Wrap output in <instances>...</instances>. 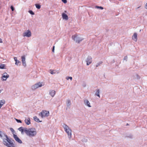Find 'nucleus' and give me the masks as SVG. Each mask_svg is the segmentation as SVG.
Returning <instances> with one entry per match:
<instances>
[{
    "instance_id": "19",
    "label": "nucleus",
    "mask_w": 147,
    "mask_h": 147,
    "mask_svg": "<svg viewBox=\"0 0 147 147\" xmlns=\"http://www.w3.org/2000/svg\"><path fill=\"white\" fill-rule=\"evenodd\" d=\"M18 130L21 131L22 133L24 131V129L23 127H20L18 128Z\"/></svg>"
},
{
    "instance_id": "43",
    "label": "nucleus",
    "mask_w": 147,
    "mask_h": 147,
    "mask_svg": "<svg viewBox=\"0 0 147 147\" xmlns=\"http://www.w3.org/2000/svg\"><path fill=\"white\" fill-rule=\"evenodd\" d=\"M128 125H129V124L128 123H127V125H126L127 126Z\"/></svg>"
},
{
    "instance_id": "23",
    "label": "nucleus",
    "mask_w": 147,
    "mask_h": 147,
    "mask_svg": "<svg viewBox=\"0 0 147 147\" xmlns=\"http://www.w3.org/2000/svg\"><path fill=\"white\" fill-rule=\"evenodd\" d=\"M102 62L100 61L96 65V67H98V66L100 65L102 63Z\"/></svg>"
},
{
    "instance_id": "32",
    "label": "nucleus",
    "mask_w": 147,
    "mask_h": 147,
    "mask_svg": "<svg viewBox=\"0 0 147 147\" xmlns=\"http://www.w3.org/2000/svg\"><path fill=\"white\" fill-rule=\"evenodd\" d=\"M11 9L12 11H14V9L13 7L12 6H11Z\"/></svg>"
},
{
    "instance_id": "45",
    "label": "nucleus",
    "mask_w": 147,
    "mask_h": 147,
    "mask_svg": "<svg viewBox=\"0 0 147 147\" xmlns=\"http://www.w3.org/2000/svg\"><path fill=\"white\" fill-rule=\"evenodd\" d=\"M1 91L0 90V93H1Z\"/></svg>"
},
{
    "instance_id": "15",
    "label": "nucleus",
    "mask_w": 147,
    "mask_h": 147,
    "mask_svg": "<svg viewBox=\"0 0 147 147\" xmlns=\"http://www.w3.org/2000/svg\"><path fill=\"white\" fill-rule=\"evenodd\" d=\"M99 89L97 90H96V92L95 94V95L96 96H99V97H100V95H99Z\"/></svg>"
},
{
    "instance_id": "18",
    "label": "nucleus",
    "mask_w": 147,
    "mask_h": 147,
    "mask_svg": "<svg viewBox=\"0 0 147 147\" xmlns=\"http://www.w3.org/2000/svg\"><path fill=\"white\" fill-rule=\"evenodd\" d=\"M22 62H25V57L24 56H23L21 57Z\"/></svg>"
},
{
    "instance_id": "29",
    "label": "nucleus",
    "mask_w": 147,
    "mask_h": 147,
    "mask_svg": "<svg viewBox=\"0 0 147 147\" xmlns=\"http://www.w3.org/2000/svg\"><path fill=\"white\" fill-rule=\"evenodd\" d=\"M34 120L38 123L41 122H42V121L40 120Z\"/></svg>"
},
{
    "instance_id": "22",
    "label": "nucleus",
    "mask_w": 147,
    "mask_h": 147,
    "mask_svg": "<svg viewBox=\"0 0 147 147\" xmlns=\"http://www.w3.org/2000/svg\"><path fill=\"white\" fill-rule=\"evenodd\" d=\"M71 102L69 100H67V106H69L70 105Z\"/></svg>"
},
{
    "instance_id": "34",
    "label": "nucleus",
    "mask_w": 147,
    "mask_h": 147,
    "mask_svg": "<svg viewBox=\"0 0 147 147\" xmlns=\"http://www.w3.org/2000/svg\"><path fill=\"white\" fill-rule=\"evenodd\" d=\"M17 122L18 123H22V121L21 120H16Z\"/></svg>"
},
{
    "instance_id": "4",
    "label": "nucleus",
    "mask_w": 147,
    "mask_h": 147,
    "mask_svg": "<svg viewBox=\"0 0 147 147\" xmlns=\"http://www.w3.org/2000/svg\"><path fill=\"white\" fill-rule=\"evenodd\" d=\"M72 38L74 40H75L76 42L78 43H79L80 41L83 40L82 39L80 38V37L77 34L73 36Z\"/></svg>"
},
{
    "instance_id": "26",
    "label": "nucleus",
    "mask_w": 147,
    "mask_h": 147,
    "mask_svg": "<svg viewBox=\"0 0 147 147\" xmlns=\"http://www.w3.org/2000/svg\"><path fill=\"white\" fill-rule=\"evenodd\" d=\"M22 64H23V65L24 66V67H25L26 66V61L25 62H22Z\"/></svg>"
},
{
    "instance_id": "42",
    "label": "nucleus",
    "mask_w": 147,
    "mask_h": 147,
    "mask_svg": "<svg viewBox=\"0 0 147 147\" xmlns=\"http://www.w3.org/2000/svg\"><path fill=\"white\" fill-rule=\"evenodd\" d=\"M2 106V105H1V104H0V109L1 108V107Z\"/></svg>"
},
{
    "instance_id": "17",
    "label": "nucleus",
    "mask_w": 147,
    "mask_h": 147,
    "mask_svg": "<svg viewBox=\"0 0 147 147\" xmlns=\"http://www.w3.org/2000/svg\"><path fill=\"white\" fill-rule=\"evenodd\" d=\"M5 100H1L0 102V104H1V105L2 106L5 103Z\"/></svg>"
},
{
    "instance_id": "6",
    "label": "nucleus",
    "mask_w": 147,
    "mask_h": 147,
    "mask_svg": "<svg viewBox=\"0 0 147 147\" xmlns=\"http://www.w3.org/2000/svg\"><path fill=\"white\" fill-rule=\"evenodd\" d=\"M13 137L15 140L18 143L20 144H22V141L16 135L13 134Z\"/></svg>"
},
{
    "instance_id": "14",
    "label": "nucleus",
    "mask_w": 147,
    "mask_h": 147,
    "mask_svg": "<svg viewBox=\"0 0 147 147\" xmlns=\"http://www.w3.org/2000/svg\"><path fill=\"white\" fill-rule=\"evenodd\" d=\"M5 65L3 64H1L0 65V69H3L5 68Z\"/></svg>"
},
{
    "instance_id": "27",
    "label": "nucleus",
    "mask_w": 147,
    "mask_h": 147,
    "mask_svg": "<svg viewBox=\"0 0 147 147\" xmlns=\"http://www.w3.org/2000/svg\"><path fill=\"white\" fill-rule=\"evenodd\" d=\"M72 77H67L66 78V79L67 80H68L69 79H70L71 80H72Z\"/></svg>"
},
{
    "instance_id": "24",
    "label": "nucleus",
    "mask_w": 147,
    "mask_h": 147,
    "mask_svg": "<svg viewBox=\"0 0 147 147\" xmlns=\"http://www.w3.org/2000/svg\"><path fill=\"white\" fill-rule=\"evenodd\" d=\"M50 73H51V74H55V72H54V70H53L52 69H51L50 70Z\"/></svg>"
},
{
    "instance_id": "38",
    "label": "nucleus",
    "mask_w": 147,
    "mask_h": 147,
    "mask_svg": "<svg viewBox=\"0 0 147 147\" xmlns=\"http://www.w3.org/2000/svg\"><path fill=\"white\" fill-rule=\"evenodd\" d=\"M145 8L146 9H147V3L145 5Z\"/></svg>"
},
{
    "instance_id": "30",
    "label": "nucleus",
    "mask_w": 147,
    "mask_h": 147,
    "mask_svg": "<svg viewBox=\"0 0 147 147\" xmlns=\"http://www.w3.org/2000/svg\"><path fill=\"white\" fill-rule=\"evenodd\" d=\"M82 142H87V139H85V138H84V139H82Z\"/></svg>"
},
{
    "instance_id": "28",
    "label": "nucleus",
    "mask_w": 147,
    "mask_h": 147,
    "mask_svg": "<svg viewBox=\"0 0 147 147\" xmlns=\"http://www.w3.org/2000/svg\"><path fill=\"white\" fill-rule=\"evenodd\" d=\"M96 7H97V8H100V9H103V8L101 6H96Z\"/></svg>"
},
{
    "instance_id": "9",
    "label": "nucleus",
    "mask_w": 147,
    "mask_h": 147,
    "mask_svg": "<svg viewBox=\"0 0 147 147\" xmlns=\"http://www.w3.org/2000/svg\"><path fill=\"white\" fill-rule=\"evenodd\" d=\"M31 34L30 31L28 30L27 32L24 33V36H27L28 37H30L31 36Z\"/></svg>"
},
{
    "instance_id": "5",
    "label": "nucleus",
    "mask_w": 147,
    "mask_h": 147,
    "mask_svg": "<svg viewBox=\"0 0 147 147\" xmlns=\"http://www.w3.org/2000/svg\"><path fill=\"white\" fill-rule=\"evenodd\" d=\"M42 86V84L40 82L38 83L33 85L32 87V89L33 90H34L37 88L39 87H40Z\"/></svg>"
},
{
    "instance_id": "1",
    "label": "nucleus",
    "mask_w": 147,
    "mask_h": 147,
    "mask_svg": "<svg viewBox=\"0 0 147 147\" xmlns=\"http://www.w3.org/2000/svg\"><path fill=\"white\" fill-rule=\"evenodd\" d=\"M24 131L26 134L29 137L34 136L37 133L36 130L34 128H31L28 129L25 128Z\"/></svg>"
},
{
    "instance_id": "36",
    "label": "nucleus",
    "mask_w": 147,
    "mask_h": 147,
    "mask_svg": "<svg viewBox=\"0 0 147 147\" xmlns=\"http://www.w3.org/2000/svg\"><path fill=\"white\" fill-rule=\"evenodd\" d=\"M54 48H55V47L54 46H53V48L52 49V51L53 52H54Z\"/></svg>"
},
{
    "instance_id": "11",
    "label": "nucleus",
    "mask_w": 147,
    "mask_h": 147,
    "mask_svg": "<svg viewBox=\"0 0 147 147\" xmlns=\"http://www.w3.org/2000/svg\"><path fill=\"white\" fill-rule=\"evenodd\" d=\"M62 17L63 18V19H65L66 20H67L68 19V17L67 15L64 13H63L62 14Z\"/></svg>"
},
{
    "instance_id": "12",
    "label": "nucleus",
    "mask_w": 147,
    "mask_h": 147,
    "mask_svg": "<svg viewBox=\"0 0 147 147\" xmlns=\"http://www.w3.org/2000/svg\"><path fill=\"white\" fill-rule=\"evenodd\" d=\"M56 93L55 91L54 90H51L49 94L50 95L52 96L53 97Z\"/></svg>"
},
{
    "instance_id": "31",
    "label": "nucleus",
    "mask_w": 147,
    "mask_h": 147,
    "mask_svg": "<svg viewBox=\"0 0 147 147\" xmlns=\"http://www.w3.org/2000/svg\"><path fill=\"white\" fill-rule=\"evenodd\" d=\"M10 130L13 132L15 131L12 128H10Z\"/></svg>"
},
{
    "instance_id": "33",
    "label": "nucleus",
    "mask_w": 147,
    "mask_h": 147,
    "mask_svg": "<svg viewBox=\"0 0 147 147\" xmlns=\"http://www.w3.org/2000/svg\"><path fill=\"white\" fill-rule=\"evenodd\" d=\"M62 1L64 3H66L67 2V0H62Z\"/></svg>"
},
{
    "instance_id": "44",
    "label": "nucleus",
    "mask_w": 147,
    "mask_h": 147,
    "mask_svg": "<svg viewBox=\"0 0 147 147\" xmlns=\"http://www.w3.org/2000/svg\"><path fill=\"white\" fill-rule=\"evenodd\" d=\"M15 119L16 120V119H16V118H15Z\"/></svg>"
},
{
    "instance_id": "39",
    "label": "nucleus",
    "mask_w": 147,
    "mask_h": 147,
    "mask_svg": "<svg viewBox=\"0 0 147 147\" xmlns=\"http://www.w3.org/2000/svg\"><path fill=\"white\" fill-rule=\"evenodd\" d=\"M3 41L1 38H0V43H2Z\"/></svg>"
},
{
    "instance_id": "21",
    "label": "nucleus",
    "mask_w": 147,
    "mask_h": 147,
    "mask_svg": "<svg viewBox=\"0 0 147 147\" xmlns=\"http://www.w3.org/2000/svg\"><path fill=\"white\" fill-rule=\"evenodd\" d=\"M35 5L36 7L38 9H39L40 8V6L39 5L36 4Z\"/></svg>"
},
{
    "instance_id": "13",
    "label": "nucleus",
    "mask_w": 147,
    "mask_h": 147,
    "mask_svg": "<svg viewBox=\"0 0 147 147\" xmlns=\"http://www.w3.org/2000/svg\"><path fill=\"white\" fill-rule=\"evenodd\" d=\"M84 102L86 104V105L88 106L89 107H91V106L90 105V102L88 100H85Z\"/></svg>"
},
{
    "instance_id": "25",
    "label": "nucleus",
    "mask_w": 147,
    "mask_h": 147,
    "mask_svg": "<svg viewBox=\"0 0 147 147\" xmlns=\"http://www.w3.org/2000/svg\"><path fill=\"white\" fill-rule=\"evenodd\" d=\"M29 12L31 15H33L34 14V13L32 10H29Z\"/></svg>"
},
{
    "instance_id": "20",
    "label": "nucleus",
    "mask_w": 147,
    "mask_h": 147,
    "mask_svg": "<svg viewBox=\"0 0 147 147\" xmlns=\"http://www.w3.org/2000/svg\"><path fill=\"white\" fill-rule=\"evenodd\" d=\"M15 64L17 65H20V62L18 60H16Z\"/></svg>"
},
{
    "instance_id": "7",
    "label": "nucleus",
    "mask_w": 147,
    "mask_h": 147,
    "mask_svg": "<svg viewBox=\"0 0 147 147\" xmlns=\"http://www.w3.org/2000/svg\"><path fill=\"white\" fill-rule=\"evenodd\" d=\"M9 77V75L6 73H5L3 74L2 78L3 80H6Z\"/></svg>"
},
{
    "instance_id": "16",
    "label": "nucleus",
    "mask_w": 147,
    "mask_h": 147,
    "mask_svg": "<svg viewBox=\"0 0 147 147\" xmlns=\"http://www.w3.org/2000/svg\"><path fill=\"white\" fill-rule=\"evenodd\" d=\"M30 120H24V121L27 125H29L30 123Z\"/></svg>"
},
{
    "instance_id": "35",
    "label": "nucleus",
    "mask_w": 147,
    "mask_h": 147,
    "mask_svg": "<svg viewBox=\"0 0 147 147\" xmlns=\"http://www.w3.org/2000/svg\"><path fill=\"white\" fill-rule=\"evenodd\" d=\"M34 119H39L37 118V117L36 116L34 117Z\"/></svg>"
},
{
    "instance_id": "40",
    "label": "nucleus",
    "mask_w": 147,
    "mask_h": 147,
    "mask_svg": "<svg viewBox=\"0 0 147 147\" xmlns=\"http://www.w3.org/2000/svg\"><path fill=\"white\" fill-rule=\"evenodd\" d=\"M14 59L15 60V61H16V60H17V57H15L14 58Z\"/></svg>"
},
{
    "instance_id": "10",
    "label": "nucleus",
    "mask_w": 147,
    "mask_h": 147,
    "mask_svg": "<svg viewBox=\"0 0 147 147\" xmlns=\"http://www.w3.org/2000/svg\"><path fill=\"white\" fill-rule=\"evenodd\" d=\"M133 40L135 41H136L137 39V35L136 33H135L132 36Z\"/></svg>"
},
{
    "instance_id": "37",
    "label": "nucleus",
    "mask_w": 147,
    "mask_h": 147,
    "mask_svg": "<svg viewBox=\"0 0 147 147\" xmlns=\"http://www.w3.org/2000/svg\"><path fill=\"white\" fill-rule=\"evenodd\" d=\"M128 137L129 138H132V136L131 135L129 136H128Z\"/></svg>"
},
{
    "instance_id": "8",
    "label": "nucleus",
    "mask_w": 147,
    "mask_h": 147,
    "mask_svg": "<svg viewBox=\"0 0 147 147\" xmlns=\"http://www.w3.org/2000/svg\"><path fill=\"white\" fill-rule=\"evenodd\" d=\"M87 65H88L92 62V58L91 57H88L86 61Z\"/></svg>"
},
{
    "instance_id": "3",
    "label": "nucleus",
    "mask_w": 147,
    "mask_h": 147,
    "mask_svg": "<svg viewBox=\"0 0 147 147\" xmlns=\"http://www.w3.org/2000/svg\"><path fill=\"white\" fill-rule=\"evenodd\" d=\"M49 115V112L48 111L43 110L42 112L39 113V115L42 117L48 116Z\"/></svg>"
},
{
    "instance_id": "2",
    "label": "nucleus",
    "mask_w": 147,
    "mask_h": 147,
    "mask_svg": "<svg viewBox=\"0 0 147 147\" xmlns=\"http://www.w3.org/2000/svg\"><path fill=\"white\" fill-rule=\"evenodd\" d=\"M62 126L64 128L65 131L67 134L69 138L70 139L71 137V130L69 127L66 124L63 123Z\"/></svg>"
},
{
    "instance_id": "41",
    "label": "nucleus",
    "mask_w": 147,
    "mask_h": 147,
    "mask_svg": "<svg viewBox=\"0 0 147 147\" xmlns=\"http://www.w3.org/2000/svg\"><path fill=\"white\" fill-rule=\"evenodd\" d=\"M127 56H126V57H125V58H124V59H127Z\"/></svg>"
}]
</instances>
